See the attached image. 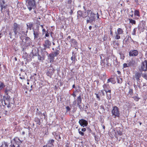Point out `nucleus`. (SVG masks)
<instances>
[{"label":"nucleus","mask_w":147,"mask_h":147,"mask_svg":"<svg viewBox=\"0 0 147 147\" xmlns=\"http://www.w3.org/2000/svg\"><path fill=\"white\" fill-rule=\"evenodd\" d=\"M87 14H88L87 17L89 18L86 20L87 23H90L94 21L96 18V14L93 12L90 9H88L87 11Z\"/></svg>","instance_id":"obj_1"},{"label":"nucleus","mask_w":147,"mask_h":147,"mask_svg":"<svg viewBox=\"0 0 147 147\" xmlns=\"http://www.w3.org/2000/svg\"><path fill=\"white\" fill-rule=\"evenodd\" d=\"M104 90L107 94V97L108 99L110 100L111 98V88L109 84L107 83L104 84L102 86Z\"/></svg>","instance_id":"obj_2"},{"label":"nucleus","mask_w":147,"mask_h":147,"mask_svg":"<svg viewBox=\"0 0 147 147\" xmlns=\"http://www.w3.org/2000/svg\"><path fill=\"white\" fill-rule=\"evenodd\" d=\"M26 5L30 11L32 9H35L36 7L35 0H27Z\"/></svg>","instance_id":"obj_3"},{"label":"nucleus","mask_w":147,"mask_h":147,"mask_svg":"<svg viewBox=\"0 0 147 147\" xmlns=\"http://www.w3.org/2000/svg\"><path fill=\"white\" fill-rule=\"evenodd\" d=\"M124 34V31L123 29L121 28H118L117 29V31L115 32L114 38L116 40H119L121 38L120 35H123Z\"/></svg>","instance_id":"obj_4"},{"label":"nucleus","mask_w":147,"mask_h":147,"mask_svg":"<svg viewBox=\"0 0 147 147\" xmlns=\"http://www.w3.org/2000/svg\"><path fill=\"white\" fill-rule=\"evenodd\" d=\"M113 115L115 116V118L119 117H120V112L119 108L115 106L113 108L111 111Z\"/></svg>","instance_id":"obj_5"},{"label":"nucleus","mask_w":147,"mask_h":147,"mask_svg":"<svg viewBox=\"0 0 147 147\" xmlns=\"http://www.w3.org/2000/svg\"><path fill=\"white\" fill-rule=\"evenodd\" d=\"M88 14L87 13V11L82 12V11L80 10L77 11V16L78 19L82 18H84L87 17Z\"/></svg>","instance_id":"obj_6"},{"label":"nucleus","mask_w":147,"mask_h":147,"mask_svg":"<svg viewBox=\"0 0 147 147\" xmlns=\"http://www.w3.org/2000/svg\"><path fill=\"white\" fill-rule=\"evenodd\" d=\"M13 30L16 36L19 33V31L20 29V25L16 23H14L13 24Z\"/></svg>","instance_id":"obj_7"},{"label":"nucleus","mask_w":147,"mask_h":147,"mask_svg":"<svg viewBox=\"0 0 147 147\" xmlns=\"http://www.w3.org/2000/svg\"><path fill=\"white\" fill-rule=\"evenodd\" d=\"M6 0H0V5L1 8V11L2 13H4L6 11L5 9L7 8V5H5Z\"/></svg>","instance_id":"obj_8"},{"label":"nucleus","mask_w":147,"mask_h":147,"mask_svg":"<svg viewBox=\"0 0 147 147\" xmlns=\"http://www.w3.org/2000/svg\"><path fill=\"white\" fill-rule=\"evenodd\" d=\"M55 71L54 69L51 66V65L49 67V68L47 70L46 73V74L47 76H49L50 78H51L52 76L54 73Z\"/></svg>","instance_id":"obj_9"},{"label":"nucleus","mask_w":147,"mask_h":147,"mask_svg":"<svg viewBox=\"0 0 147 147\" xmlns=\"http://www.w3.org/2000/svg\"><path fill=\"white\" fill-rule=\"evenodd\" d=\"M37 56L39 62H43V61L45 60V55H41L39 54L38 52H37V53L33 54V56Z\"/></svg>","instance_id":"obj_10"},{"label":"nucleus","mask_w":147,"mask_h":147,"mask_svg":"<svg viewBox=\"0 0 147 147\" xmlns=\"http://www.w3.org/2000/svg\"><path fill=\"white\" fill-rule=\"evenodd\" d=\"M79 123L81 126L83 127L87 126L88 124V121L83 119L80 120Z\"/></svg>","instance_id":"obj_11"},{"label":"nucleus","mask_w":147,"mask_h":147,"mask_svg":"<svg viewBox=\"0 0 147 147\" xmlns=\"http://www.w3.org/2000/svg\"><path fill=\"white\" fill-rule=\"evenodd\" d=\"M51 42L48 40H46L45 41L44 43L43 44L44 49H46L47 48H49L51 46Z\"/></svg>","instance_id":"obj_12"},{"label":"nucleus","mask_w":147,"mask_h":147,"mask_svg":"<svg viewBox=\"0 0 147 147\" xmlns=\"http://www.w3.org/2000/svg\"><path fill=\"white\" fill-rule=\"evenodd\" d=\"M138 54V51L135 50H131L129 52V56L131 57L137 56Z\"/></svg>","instance_id":"obj_13"},{"label":"nucleus","mask_w":147,"mask_h":147,"mask_svg":"<svg viewBox=\"0 0 147 147\" xmlns=\"http://www.w3.org/2000/svg\"><path fill=\"white\" fill-rule=\"evenodd\" d=\"M141 74L138 72L136 73L134 76L133 77V80L134 81L135 79L137 81H139L140 80V78L141 77Z\"/></svg>","instance_id":"obj_14"},{"label":"nucleus","mask_w":147,"mask_h":147,"mask_svg":"<svg viewBox=\"0 0 147 147\" xmlns=\"http://www.w3.org/2000/svg\"><path fill=\"white\" fill-rule=\"evenodd\" d=\"M147 61L146 60H145L142 63L141 68L142 70L146 71L147 69Z\"/></svg>","instance_id":"obj_15"},{"label":"nucleus","mask_w":147,"mask_h":147,"mask_svg":"<svg viewBox=\"0 0 147 147\" xmlns=\"http://www.w3.org/2000/svg\"><path fill=\"white\" fill-rule=\"evenodd\" d=\"M53 134L54 136L55 139L58 140V141H61V137L56 132H54L53 133Z\"/></svg>","instance_id":"obj_16"},{"label":"nucleus","mask_w":147,"mask_h":147,"mask_svg":"<svg viewBox=\"0 0 147 147\" xmlns=\"http://www.w3.org/2000/svg\"><path fill=\"white\" fill-rule=\"evenodd\" d=\"M39 32L38 30H34L33 34L34 39H37L39 37Z\"/></svg>","instance_id":"obj_17"},{"label":"nucleus","mask_w":147,"mask_h":147,"mask_svg":"<svg viewBox=\"0 0 147 147\" xmlns=\"http://www.w3.org/2000/svg\"><path fill=\"white\" fill-rule=\"evenodd\" d=\"M54 140L53 139L50 140L48 141V143L46 145L49 146L50 147H53L54 146Z\"/></svg>","instance_id":"obj_18"},{"label":"nucleus","mask_w":147,"mask_h":147,"mask_svg":"<svg viewBox=\"0 0 147 147\" xmlns=\"http://www.w3.org/2000/svg\"><path fill=\"white\" fill-rule=\"evenodd\" d=\"M12 88L10 86H7L5 90V93L7 94L8 95L9 92H11L12 90Z\"/></svg>","instance_id":"obj_19"},{"label":"nucleus","mask_w":147,"mask_h":147,"mask_svg":"<svg viewBox=\"0 0 147 147\" xmlns=\"http://www.w3.org/2000/svg\"><path fill=\"white\" fill-rule=\"evenodd\" d=\"M76 57V56L75 54H74L71 57V59L72 61V63L73 64H75L76 61H77Z\"/></svg>","instance_id":"obj_20"},{"label":"nucleus","mask_w":147,"mask_h":147,"mask_svg":"<svg viewBox=\"0 0 147 147\" xmlns=\"http://www.w3.org/2000/svg\"><path fill=\"white\" fill-rule=\"evenodd\" d=\"M77 105L80 107L81 106L80 104L82 102V99L81 95H80L77 98Z\"/></svg>","instance_id":"obj_21"},{"label":"nucleus","mask_w":147,"mask_h":147,"mask_svg":"<svg viewBox=\"0 0 147 147\" xmlns=\"http://www.w3.org/2000/svg\"><path fill=\"white\" fill-rule=\"evenodd\" d=\"M55 56L54 55L53 53H50L49 55V57L50 59V61L51 63L53 62L54 61V57Z\"/></svg>","instance_id":"obj_22"},{"label":"nucleus","mask_w":147,"mask_h":147,"mask_svg":"<svg viewBox=\"0 0 147 147\" xmlns=\"http://www.w3.org/2000/svg\"><path fill=\"white\" fill-rule=\"evenodd\" d=\"M110 82L113 84H115L116 83L115 80L112 78H111L108 79L107 83L109 84Z\"/></svg>","instance_id":"obj_23"},{"label":"nucleus","mask_w":147,"mask_h":147,"mask_svg":"<svg viewBox=\"0 0 147 147\" xmlns=\"http://www.w3.org/2000/svg\"><path fill=\"white\" fill-rule=\"evenodd\" d=\"M26 75V73H25L22 72L19 74L20 78L21 80L25 79V76Z\"/></svg>","instance_id":"obj_24"},{"label":"nucleus","mask_w":147,"mask_h":147,"mask_svg":"<svg viewBox=\"0 0 147 147\" xmlns=\"http://www.w3.org/2000/svg\"><path fill=\"white\" fill-rule=\"evenodd\" d=\"M134 15L138 17L140 16V13L139 10H135L134 11Z\"/></svg>","instance_id":"obj_25"},{"label":"nucleus","mask_w":147,"mask_h":147,"mask_svg":"<svg viewBox=\"0 0 147 147\" xmlns=\"http://www.w3.org/2000/svg\"><path fill=\"white\" fill-rule=\"evenodd\" d=\"M34 121L36 122V124L39 125H40L41 123L40 121V120L37 117H35L34 119Z\"/></svg>","instance_id":"obj_26"},{"label":"nucleus","mask_w":147,"mask_h":147,"mask_svg":"<svg viewBox=\"0 0 147 147\" xmlns=\"http://www.w3.org/2000/svg\"><path fill=\"white\" fill-rule=\"evenodd\" d=\"M116 79L117 82L119 84H121L123 81V79L120 78L119 77H117Z\"/></svg>","instance_id":"obj_27"},{"label":"nucleus","mask_w":147,"mask_h":147,"mask_svg":"<svg viewBox=\"0 0 147 147\" xmlns=\"http://www.w3.org/2000/svg\"><path fill=\"white\" fill-rule=\"evenodd\" d=\"M119 54L120 55V59H122V60H123L125 57L124 54L121 52H119Z\"/></svg>","instance_id":"obj_28"},{"label":"nucleus","mask_w":147,"mask_h":147,"mask_svg":"<svg viewBox=\"0 0 147 147\" xmlns=\"http://www.w3.org/2000/svg\"><path fill=\"white\" fill-rule=\"evenodd\" d=\"M70 42L71 43L73 44L74 45H77L78 43L76 40L74 39H71Z\"/></svg>","instance_id":"obj_29"},{"label":"nucleus","mask_w":147,"mask_h":147,"mask_svg":"<svg viewBox=\"0 0 147 147\" xmlns=\"http://www.w3.org/2000/svg\"><path fill=\"white\" fill-rule=\"evenodd\" d=\"M102 80H105L107 77L106 74L105 73H104L103 74L101 75L100 76Z\"/></svg>","instance_id":"obj_30"},{"label":"nucleus","mask_w":147,"mask_h":147,"mask_svg":"<svg viewBox=\"0 0 147 147\" xmlns=\"http://www.w3.org/2000/svg\"><path fill=\"white\" fill-rule=\"evenodd\" d=\"M59 51L57 49L55 50V51L53 53V54L55 55V57H57L59 53Z\"/></svg>","instance_id":"obj_31"},{"label":"nucleus","mask_w":147,"mask_h":147,"mask_svg":"<svg viewBox=\"0 0 147 147\" xmlns=\"http://www.w3.org/2000/svg\"><path fill=\"white\" fill-rule=\"evenodd\" d=\"M27 26L28 28L30 30H31L33 26V25L32 23H28V24H27Z\"/></svg>","instance_id":"obj_32"},{"label":"nucleus","mask_w":147,"mask_h":147,"mask_svg":"<svg viewBox=\"0 0 147 147\" xmlns=\"http://www.w3.org/2000/svg\"><path fill=\"white\" fill-rule=\"evenodd\" d=\"M105 59H103L101 60L100 61V64L102 66H103L104 67L105 66Z\"/></svg>","instance_id":"obj_33"},{"label":"nucleus","mask_w":147,"mask_h":147,"mask_svg":"<svg viewBox=\"0 0 147 147\" xmlns=\"http://www.w3.org/2000/svg\"><path fill=\"white\" fill-rule=\"evenodd\" d=\"M129 23L131 24H136V21L135 20H134L132 19H129Z\"/></svg>","instance_id":"obj_34"},{"label":"nucleus","mask_w":147,"mask_h":147,"mask_svg":"<svg viewBox=\"0 0 147 147\" xmlns=\"http://www.w3.org/2000/svg\"><path fill=\"white\" fill-rule=\"evenodd\" d=\"M5 86L3 82H0V89L1 90Z\"/></svg>","instance_id":"obj_35"},{"label":"nucleus","mask_w":147,"mask_h":147,"mask_svg":"<svg viewBox=\"0 0 147 147\" xmlns=\"http://www.w3.org/2000/svg\"><path fill=\"white\" fill-rule=\"evenodd\" d=\"M129 90L128 92V94H129L130 96H132L133 93V90L132 88H129Z\"/></svg>","instance_id":"obj_36"},{"label":"nucleus","mask_w":147,"mask_h":147,"mask_svg":"<svg viewBox=\"0 0 147 147\" xmlns=\"http://www.w3.org/2000/svg\"><path fill=\"white\" fill-rule=\"evenodd\" d=\"M1 146L2 147H8V145L7 142H4Z\"/></svg>","instance_id":"obj_37"},{"label":"nucleus","mask_w":147,"mask_h":147,"mask_svg":"<svg viewBox=\"0 0 147 147\" xmlns=\"http://www.w3.org/2000/svg\"><path fill=\"white\" fill-rule=\"evenodd\" d=\"M108 60H109V58H106V60L107 61L106 65H105V66L106 67L108 68V67L110 66V65L108 62Z\"/></svg>","instance_id":"obj_38"},{"label":"nucleus","mask_w":147,"mask_h":147,"mask_svg":"<svg viewBox=\"0 0 147 147\" xmlns=\"http://www.w3.org/2000/svg\"><path fill=\"white\" fill-rule=\"evenodd\" d=\"M78 133H79V134L80 135H81V136H83L84 135V133L83 131H81H81L80 129H78Z\"/></svg>","instance_id":"obj_39"},{"label":"nucleus","mask_w":147,"mask_h":147,"mask_svg":"<svg viewBox=\"0 0 147 147\" xmlns=\"http://www.w3.org/2000/svg\"><path fill=\"white\" fill-rule=\"evenodd\" d=\"M137 28H134L133 30V32H132L131 34L133 35H135L136 34V32L137 30Z\"/></svg>","instance_id":"obj_40"},{"label":"nucleus","mask_w":147,"mask_h":147,"mask_svg":"<svg viewBox=\"0 0 147 147\" xmlns=\"http://www.w3.org/2000/svg\"><path fill=\"white\" fill-rule=\"evenodd\" d=\"M25 40L26 41V43L27 42H28V43H27V44H28V45H30V43L29 42L30 41V39L29 38H26V39Z\"/></svg>","instance_id":"obj_41"},{"label":"nucleus","mask_w":147,"mask_h":147,"mask_svg":"<svg viewBox=\"0 0 147 147\" xmlns=\"http://www.w3.org/2000/svg\"><path fill=\"white\" fill-rule=\"evenodd\" d=\"M117 132L119 136H121L122 134V132L119 130L117 129Z\"/></svg>","instance_id":"obj_42"},{"label":"nucleus","mask_w":147,"mask_h":147,"mask_svg":"<svg viewBox=\"0 0 147 147\" xmlns=\"http://www.w3.org/2000/svg\"><path fill=\"white\" fill-rule=\"evenodd\" d=\"M141 22L142 24V26H143V28L144 29L146 26V22L145 21L143 20Z\"/></svg>","instance_id":"obj_43"},{"label":"nucleus","mask_w":147,"mask_h":147,"mask_svg":"<svg viewBox=\"0 0 147 147\" xmlns=\"http://www.w3.org/2000/svg\"><path fill=\"white\" fill-rule=\"evenodd\" d=\"M134 99V100L136 101H138L139 100V98H138L137 96H135L132 97Z\"/></svg>","instance_id":"obj_44"},{"label":"nucleus","mask_w":147,"mask_h":147,"mask_svg":"<svg viewBox=\"0 0 147 147\" xmlns=\"http://www.w3.org/2000/svg\"><path fill=\"white\" fill-rule=\"evenodd\" d=\"M142 77L147 80V74H144L142 75Z\"/></svg>","instance_id":"obj_45"},{"label":"nucleus","mask_w":147,"mask_h":147,"mask_svg":"<svg viewBox=\"0 0 147 147\" xmlns=\"http://www.w3.org/2000/svg\"><path fill=\"white\" fill-rule=\"evenodd\" d=\"M66 111L67 112L71 110V109L69 106H67L66 107Z\"/></svg>","instance_id":"obj_46"},{"label":"nucleus","mask_w":147,"mask_h":147,"mask_svg":"<svg viewBox=\"0 0 147 147\" xmlns=\"http://www.w3.org/2000/svg\"><path fill=\"white\" fill-rule=\"evenodd\" d=\"M95 94L96 95V98L98 100H100V98L98 94H97L96 93Z\"/></svg>","instance_id":"obj_47"},{"label":"nucleus","mask_w":147,"mask_h":147,"mask_svg":"<svg viewBox=\"0 0 147 147\" xmlns=\"http://www.w3.org/2000/svg\"><path fill=\"white\" fill-rule=\"evenodd\" d=\"M129 66V64H127V63H124L123 64V67L125 68L128 67Z\"/></svg>","instance_id":"obj_48"},{"label":"nucleus","mask_w":147,"mask_h":147,"mask_svg":"<svg viewBox=\"0 0 147 147\" xmlns=\"http://www.w3.org/2000/svg\"><path fill=\"white\" fill-rule=\"evenodd\" d=\"M76 91H74L73 92V93L71 94V95L73 96L74 97H75L76 96Z\"/></svg>","instance_id":"obj_49"},{"label":"nucleus","mask_w":147,"mask_h":147,"mask_svg":"<svg viewBox=\"0 0 147 147\" xmlns=\"http://www.w3.org/2000/svg\"><path fill=\"white\" fill-rule=\"evenodd\" d=\"M98 104H97V103L96 102L95 103H94V106L96 107L95 108L96 109H98Z\"/></svg>","instance_id":"obj_50"},{"label":"nucleus","mask_w":147,"mask_h":147,"mask_svg":"<svg viewBox=\"0 0 147 147\" xmlns=\"http://www.w3.org/2000/svg\"><path fill=\"white\" fill-rule=\"evenodd\" d=\"M70 144V143L69 142H67L66 143V147H69V145Z\"/></svg>","instance_id":"obj_51"},{"label":"nucleus","mask_w":147,"mask_h":147,"mask_svg":"<svg viewBox=\"0 0 147 147\" xmlns=\"http://www.w3.org/2000/svg\"><path fill=\"white\" fill-rule=\"evenodd\" d=\"M110 34L111 35H113V31L112 30V28H111V29H110Z\"/></svg>","instance_id":"obj_52"},{"label":"nucleus","mask_w":147,"mask_h":147,"mask_svg":"<svg viewBox=\"0 0 147 147\" xmlns=\"http://www.w3.org/2000/svg\"><path fill=\"white\" fill-rule=\"evenodd\" d=\"M86 128H82L81 130V131H83V132L86 131Z\"/></svg>","instance_id":"obj_53"},{"label":"nucleus","mask_w":147,"mask_h":147,"mask_svg":"<svg viewBox=\"0 0 147 147\" xmlns=\"http://www.w3.org/2000/svg\"><path fill=\"white\" fill-rule=\"evenodd\" d=\"M72 2V0H68L67 1V3L70 4Z\"/></svg>","instance_id":"obj_54"},{"label":"nucleus","mask_w":147,"mask_h":147,"mask_svg":"<svg viewBox=\"0 0 147 147\" xmlns=\"http://www.w3.org/2000/svg\"><path fill=\"white\" fill-rule=\"evenodd\" d=\"M100 92L101 93H102V96H104L105 95V94H104V92L103 90H100Z\"/></svg>","instance_id":"obj_55"},{"label":"nucleus","mask_w":147,"mask_h":147,"mask_svg":"<svg viewBox=\"0 0 147 147\" xmlns=\"http://www.w3.org/2000/svg\"><path fill=\"white\" fill-rule=\"evenodd\" d=\"M61 37L60 38V39H63V33H61Z\"/></svg>","instance_id":"obj_56"},{"label":"nucleus","mask_w":147,"mask_h":147,"mask_svg":"<svg viewBox=\"0 0 147 147\" xmlns=\"http://www.w3.org/2000/svg\"><path fill=\"white\" fill-rule=\"evenodd\" d=\"M9 35L11 38V37L12 36V33L11 32H10L9 33Z\"/></svg>","instance_id":"obj_57"},{"label":"nucleus","mask_w":147,"mask_h":147,"mask_svg":"<svg viewBox=\"0 0 147 147\" xmlns=\"http://www.w3.org/2000/svg\"><path fill=\"white\" fill-rule=\"evenodd\" d=\"M45 36L46 37H48L49 36V33L47 32L45 34Z\"/></svg>","instance_id":"obj_58"},{"label":"nucleus","mask_w":147,"mask_h":147,"mask_svg":"<svg viewBox=\"0 0 147 147\" xmlns=\"http://www.w3.org/2000/svg\"><path fill=\"white\" fill-rule=\"evenodd\" d=\"M9 147H15V146L13 144H11L9 145Z\"/></svg>","instance_id":"obj_59"},{"label":"nucleus","mask_w":147,"mask_h":147,"mask_svg":"<svg viewBox=\"0 0 147 147\" xmlns=\"http://www.w3.org/2000/svg\"><path fill=\"white\" fill-rule=\"evenodd\" d=\"M96 15H97V19H99V15L98 12L97 13Z\"/></svg>","instance_id":"obj_60"},{"label":"nucleus","mask_w":147,"mask_h":147,"mask_svg":"<svg viewBox=\"0 0 147 147\" xmlns=\"http://www.w3.org/2000/svg\"><path fill=\"white\" fill-rule=\"evenodd\" d=\"M73 13V11L72 10H71L70 12H69V14L70 15H71Z\"/></svg>","instance_id":"obj_61"},{"label":"nucleus","mask_w":147,"mask_h":147,"mask_svg":"<svg viewBox=\"0 0 147 147\" xmlns=\"http://www.w3.org/2000/svg\"><path fill=\"white\" fill-rule=\"evenodd\" d=\"M31 89L30 90V91L31 92V91L32 90V89L33 88V86L32 85H31L30 86Z\"/></svg>","instance_id":"obj_62"},{"label":"nucleus","mask_w":147,"mask_h":147,"mask_svg":"<svg viewBox=\"0 0 147 147\" xmlns=\"http://www.w3.org/2000/svg\"><path fill=\"white\" fill-rule=\"evenodd\" d=\"M100 108L104 109V107L103 105H101L100 106Z\"/></svg>","instance_id":"obj_63"},{"label":"nucleus","mask_w":147,"mask_h":147,"mask_svg":"<svg viewBox=\"0 0 147 147\" xmlns=\"http://www.w3.org/2000/svg\"><path fill=\"white\" fill-rule=\"evenodd\" d=\"M43 147H50L49 146H48L47 145H44Z\"/></svg>","instance_id":"obj_64"}]
</instances>
